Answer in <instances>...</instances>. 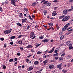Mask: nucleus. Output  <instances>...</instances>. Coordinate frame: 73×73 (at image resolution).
Segmentation results:
<instances>
[{
    "instance_id": "17",
    "label": "nucleus",
    "mask_w": 73,
    "mask_h": 73,
    "mask_svg": "<svg viewBox=\"0 0 73 73\" xmlns=\"http://www.w3.org/2000/svg\"><path fill=\"white\" fill-rule=\"evenodd\" d=\"M27 48H32V45H29L26 47Z\"/></svg>"
},
{
    "instance_id": "37",
    "label": "nucleus",
    "mask_w": 73,
    "mask_h": 73,
    "mask_svg": "<svg viewBox=\"0 0 73 73\" xmlns=\"http://www.w3.org/2000/svg\"><path fill=\"white\" fill-rule=\"evenodd\" d=\"M63 59H64V58L61 57L59 59V61H61V60H62Z\"/></svg>"
},
{
    "instance_id": "24",
    "label": "nucleus",
    "mask_w": 73,
    "mask_h": 73,
    "mask_svg": "<svg viewBox=\"0 0 73 73\" xmlns=\"http://www.w3.org/2000/svg\"><path fill=\"white\" fill-rule=\"evenodd\" d=\"M36 4H37V3L36 2H34L32 4V6H33V7L34 6H35V5H36Z\"/></svg>"
},
{
    "instance_id": "30",
    "label": "nucleus",
    "mask_w": 73,
    "mask_h": 73,
    "mask_svg": "<svg viewBox=\"0 0 73 73\" xmlns=\"http://www.w3.org/2000/svg\"><path fill=\"white\" fill-rule=\"evenodd\" d=\"M15 37V36H11L9 38H11V39H14Z\"/></svg>"
},
{
    "instance_id": "19",
    "label": "nucleus",
    "mask_w": 73,
    "mask_h": 73,
    "mask_svg": "<svg viewBox=\"0 0 73 73\" xmlns=\"http://www.w3.org/2000/svg\"><path fill=\"white\" fill-rule=\"evenodd\" d=\"M64 16H65V15H62L61 16L59 17V18L60 20L61 19H64Z\"/></svg>"
},
{
    "instance_id": "22",
    "label": "nucleus",
    "mask_w": 73,
    "mask_h": 73,
    "mask_svg": "<svg viewBox=\"0 0 73 73\" xmlns=\"http://www.w3.org/2000/svg\"><path fill=\"white\" fill-rule=\"evenodd\" d=\"M48 25H49L50 27H52V26H53V23H48Z\"/></svg>"
},
{
    "instance_id": "50",
    "label": "nucleus",
    "mask_w": 73,
    "mask_h": 73,
    "mask_svg": "<svg viewBox=\"0 0 73 73\" xmlns=\"http://www.w3.org/2000/svg\"><path fill=\"white\" fill-rule=\"evenodd\" d=\"M45 0H42L41 1V3H43V2H45Z\"/></svg>"
},
{
    "instance_id": "49",
    "label": "nucleus",
    "mask_w": 73,
    "mask_h": 73,
    "mask_svg": "<svg viewBox=\"0 0 73 73\" xmlns=\"http://www.w3.org/2000/svg\"><path fill=\"white\" fill-rule=\"evenodd\" d=\"M31 56V55L29 54V55L27 56V58H29Z\"/></svg>"
},
{
    "instance_id": "58",
    "label": "nucleus",
    "mask_w": 73,
    "mask_h": 73,
    "mask_svg": "<svg viewBox=\"0 0 73 73\" xmlns=\"http://www.w3.org/2000/svg\"><path fill=\"white\" fill-rule=\"evenodd\" d=\"M31 26H28L27 27V29H29L30 28V27Z\"/></svg>"
},
{
    "instance_id": "11",
    "label": "nucleus",
    "mask_w": 73,
    "mask_h": 73,
    "mask_svg": "<svg viewBox=\"0 0 73 73\" xmlns=\"http://www.w3.org/2000/svg\"><path fill=\"white\" fill-rule=\"evenodd\" d=\"M42 41L43 42H48L49 41V40H48L47 39H46L44 40H42Z\"/></svg>"
},
{
    "instance_id": "6",
    "label": "nucleus",
    "mask_w": 73,
    "mask_h": 73,
    "mask_svg": "<svg viewBox=\"0 0 73 73\" xmlns=\"http://www.w3.org/2000/svg\"><path fill=\"white\" fill-rule=\"evenodd\" d=\"M48 1H45L43 3L44 4H46V5L49 7V6H50L51 5V3L49 2H48Z\"/></svg>"
},
{
    "instance_id": "13",
    "label": "nucleus",
    "mask_w": 73,
    "mask_h": 73,
    "mask_svg": "<svg viewBox=\"0 0 73 73\" xmlns=\"http://www.w3.org/2000/svg\"><path fill=\"white\" fill-rule=\"evenodd\" d=\"M54 48H55V47H53L52 50H50V51H48V53H52L53 51H54Z\"/></svg>"
},
{
    "instance_id": "23",
    "label": "nucleus",
    "mask_w": 73,
    "mask_h": 73,
    "mask_svg": "<svg viewBox=\"0 0 73 73\" xmlns=\"http://www.w3.org/2000/svg\"><path fill=\"white\" fill-rule=\"evenodd\" d=\"M18 43L19 44H23V41H22V40L19 41H18Z\"/></svg>"
},
{
    "instance_id": "41",
    "label": "nucleus",
    "mask_w": 73,
    "mask_h": 73,
    "mask_svg": "<svg viewBox=\"0 0 73 73\" xmlns=\"http://www.w3.org/2000/svg\"><path fill=\"white\" fill-rule=\"evenodd\" d=\"M53 56H58V54L56 53L55 54H54L53 55Z\"/></svg>"
},
{
    "instance_id": "29",
    "label": "nucleus",
    "mask_w": 73,
    "mask_h": 73,
    "mask_svg": "<svg viewBox=\"0 0 73 73\" xmlns=\"http://www.w3.org/2000/svg\"><path fill=\"white\" fill-rule=\"evenodd\" d=\"M64 36L63 35H62L60 38V40H62L63 39V38H64Z\"/></svg>"
},
{
    "instance_id": "40",
    "label": "nucleus",
    "mask_w": 73,
    "mask_h": 73,
    "mask_svg": "<svg viewBox=\"0 0 73 73\" xmlns=\"http://www.w3.org/2000/svg\"><path fill=\"white\" fill-rule=\"evenodd\" d=\"M41 45V43H40V44H36L35 45V46L37 47H38V46H40V45Z\"/></svg>"
},
{
    "instance_id": "2",
    "label": "nucleus",
    "mask_w": 73,
    "mask_h": 73,
    "mask_svg": "<svg viewBox=\"0 0 73 73\" xmlns=\"http://www.w3.org/2000/svg\"><path fill=\"white\" fill-rule=\"evenodd\" d=\"M32 37L33 38H31V39H34L35 38H36V36H35V34H34V32H31L30 33V38H32Z\"/></svg>"
},
{
    "instance_id": "14",
    "label": "nucleus",
    "mask_w": 73,
    "mask_h": 73,
    "mask_svg": "<svg viewBox=\"0 0 73 73\" xmlns=\"http://www.w3.org/2000/svg\"><path fill=\"white\" fill-rule=\"evenodd\" d=\"M48 60H45V61H43V63L44 64V65H45V64H46L47 63H48Z\"/></svg>"
},
{
    "instance_id": "46",
    "label": "nucleus",
    "mask_w": 73,
    "mask_h": 73,
    "mask_svg": "<svg viewBox=\"0 0 73 73\" xmlns=\"http://www.w3.org/2000/svg\"><path fill=\"white\" fill-rule=\"evenodd\" d=\"M72 31H73V29H71L68 30V31L69 32H72Z\"/></svg>"
},
{
    "instance_id": "51",
    "label": "nucleus",
    "mask_w": 73,
    "mask_h": 73,
    "mask_svg": "<svg viewBox=\"0 0 73 73\" xmlns=\"http://www.w3.org/2000/svg\"><path fill=\"white\" fill-rule=\"evenodd\" d=\"M36 73H41V71H37Z\"/></svg>"
},
{
    "instance_id": "45",
    "label": "nucleus",
    "mask_w": 73,
    "mask_h": 73,
    "mask_svg": "<svg viewBox=\"0 0 73 73\" xmlns=\"http://www.w3.org/2000/svg\"><path fill=\"white\" fill-rule=\"evenodd\" d=\"M65 53L64 52V53H63L62 55H61V57H62V56H65Z\"/></svg>"
},
{
    "instance_id": "5",
    "label": "nucleus",
    "mask_w": 73,
    "mask_h": 73,
    "mask_svg": "<svg viewBox=\"0 0 73 73\" xmlns=\"http://www.w3.org/2000/svg\"><path fill=\"white\" fill-rule=\"evenodd\" d=\"M11 31H12V29H10V30H8L4 31V33L6 35H7V34H9V33H11Z\"/></svg>"
},
{
    "instance_id": "43",
    "label": "nucleus",
    "mask_w": 73,
    "mask_h": 73,
    "mask_svg": "<svg viewBox=\"0 0 73 73\" xmlns=\"http://www.w3.org/2000/svg\"><path fill=\"white\" fill-rule=\"evenodd\" d=\"M26 62H28L29 61V60L27 58L26 60Z\"/></svg>"
},
{
    "instance_id": "27",
    "label": "nucleus",
    "mask_w": 73,
    "mask_h": 73,
    "mask_svg": "<svg viewBox=\"0 0 73 73\" xmlns=\"http://www.w3.org/2000/svg\"><path fill=\"white\" fill-rule=\"evenodd\" d=\"M33 69V68L32 67V66H30L29 67V70H32V69Z\"/></svg>"
},
{
    "instance_id": "10",
    "label": "nucleus",
    "mask_w": 73,
    "mask_h": 73,
    "mask_svg": "<svg viewBox=\"0 0 73 73\" xmlns=\"http://www.w3.org/2000/svg\"><path fill=\"white\" fill-rule=\"evenodd\" d=\"M54 65L53 64H51L49 66L48 68L49 69H53V68H54Z\"/></svg>"
},
{
    "instance_id": "20",
    "label": "nucleus",
    "mask_w": 73,
    "mask_h": 73,
    "mask_svg": "<svg viewBox=\"0 0 73 73\" xmlns=\"http://www.w3.org/2000/svg\"><path fill=\"white\" fill-rule=\"evenodd\" d=\"M16 24L17 25H18V26H19L21 27H22V25H21V24L19 23H17Z\"/></svg>"
},
{
    "instance_id": "47",
    "label": "nucleus",
    "mask_w": 73,
    "mask_h": 73,
    "mask_svg": "<svg viewBox=\"0 0 73 73\" xmlns=\"http://www.w3.org/2000/svg\"><path fill=\"white\" fill-rule=\"evenodd\" d=\"M0 40L1 41H4V39L3 38H0Z\"/></svg>"
},
{
    "instance_id": "25",
    "label": "nucleus",
    "mask_w": 73,
    "mask_h": 73,
    "mask_svg": "<svg viewBox=\"0 0 73 73\" xmlns=\"http://www.w3.org/2000/svg\"><path fill=\"white\" fill-rule=\"evenodd\" d=\"M73 6H71V9H69L68 10V11L69 12H70V11H72V10H73Z\"/></svg>"
},
{
    "instance_id": "3",
    "label": "nucleus",
    "mask_w": 73,
    "mask_h": 73,
    "mask_svg": "<svg viewBox=\"0 0 73 73\" xmlns=\"http://www.w3.org/2000/svg\"><path fill=\"white\" fill-rule=\"evenodd\" d=\"M70 19V16H66L65 17H64L63 19L62 20L63 21H67L68 20Z\"/></svg>"
},
{
    "instance_id": "26",
    "label": "nucleus",
    "mask_w": 73,
    "mask_h": 73,
    "mask_svg": "<svg viewBox=\"0 0 73 73\" xmlns=\"http://www.w3.org/2000/svg\"><path fill=\"white\" fill-rule=\"evenodd\" d=\"M19 16L20 17H21L22 18L23 17V14L22 13H20V14L19 15Z\"/></svg>"
},
{
    "instance_id": "16",
    "label": "nucleus",
    "mask_w": 73,
    "mask_h": 73,
    "mask_svg": "<svg viewBox=\"0 0 73 73\" xmlns=\"http://www.w3.org/2000/svg\"><path fill=\"white\" fill-rule=\"evenodd\" d=\"M56 14H57L56 12V11H54L53 12L52 15L53 16H55Z\"/></svg>"
},
{
    "instance_id": "63",
    "label": "nucleus",
    "mask_w": 73,
    "mask_h": 73,
    "mask_svg": "<svg viewBox=\"0 0 73 73\" xmlns=\"http://www.w3.org/2000/svg\"><path fill=\"white\" fill-rule=\"evenodd\" d=\"M70 33H71V32H69L68 33H67V34L68 35H69Z\"/></svg>"
},
{
    "instance_id": "18",
    "label": "nucleus",
    "mask_w": 73,
    "mask_h": 73,
    "mask_svg": "<svg viewBox=\"0 0 73 73\" xmlns=\"http://www.w3.org/2000/svg\"><path fill=\"white\" fill-rule=\"evenodd\" d=\"M43 13L44 15H46V13H47V11L46 10H44L43 11Z\"/></svg>"
},
{
    "instance_id": "9",
    "label": "nucleus",
    "mask_w": 73,
    "mask_h": 73,
    "mask_svg": "<svg viewBox=\"0 0 73 73\" xmlns=\"http://www.w3.org/2000/svg\"><path fill=\"white\" fill-rule=\"evenodd\" d=\"M26 20H27V19L26 18H24L23 19H22V23H25V22H27L26 21Z\"/></svg>"
},
{
    "instance_id": "12",
    "label": "nucleus",
    "mask_w": 73,
    "mask_h": 73,
    "mask_svg": "<svg viewBox=\"0 0 73 73\" xmlns=\"http://www.w3.org/2000/svg\"><path fill=\"white\" fill-rule=\"evenodd\" d=\"M61 66H62V63H61L59 64L58 65H57L58 69H59V68H61Z\"/></svg>"
},
{
    "instance_id": "59",
    "label": "nucleus",
    "mask_w": 73,
    "mask_h": 73,
    "mask_svg": "<svg viewBox=\"0 0 73 73\" xmlns=\"http://www.w3.org/2000/svg\"><path fill=\"white\" fill-rule=\"evenodd\" d=\"M58 52V50H55V51H54V52L55 53H57V52Z\"/></svg>"
},
{
    "instance_id": "53",
    "label": "nucleus",
    "mask_w": 73,
    "mask_h": 73,
    "mask_svg": "<svg viewBox=\"0 0 73 73\" xmlns=\"http://www.w3.org/2000/svg\"><path fill=\"white\" fill-rule=\"evenodd\" d=\"M55 60H57V59H58V57L57 56H56L55 57Z\"/></svg>"
},
{
    "instance_id": "60",
    "label": "nucleus",
    "mask_w": 73,
    "mask_h": 73,
    "mask_svg": "<svg viewBox=\"0 0 73 73\" xmlns=\"http://www.w3.org/2000/svg\"><path fill=\"white\" fill-rule=\"evenodd\" d=\"M7 46V44H4V47L5 48H6V47Z\"/></svg>"
},
{
    "instance_id": "48",
    "label": "nucleus",
    "mask_w": 73,
    "mask_h": 73,
    "mask_svg": "<svg viewBox=\"0 0 73 73\" xmlns=\"http://www.w3.org/2000/svg\"><path fill=\"white\" fill-rule=\"evenodd\" d=\"M0 11L1 12H2L3 11V9L1 8V7H0Z\"/></svg>"
},
{
    "instance_id": "38",
    "label": "nucleus",
    "mask_w": 73,
    "mask_h": 73,
    "mask_svg": "<svg viewBox=\"0 0 73 73\" xmlns=\"http://www.w3.org/2000/svg\"><path fill=\"white\" fill-rule=\"evenodd\" d=\"M29 19H30V20H33V19H32L31 16L30 15L29 16Z\"/></svg>"
},
{
    "instance_id": "32",
    "label": "nucleus",
    "mask_w": 73,
    "mask_h": 73,
    "mask_svg": "<svg viewBox=\"0 0 73 73\" xmlns=\"http://www.w3.org/2000/svg\"><path fill=\"white\" fill-rule=\"evenodd\" d=\"M23 35H19V36L18 37V38H21V37H22V36H23Z\"/></svg>"
},
{
    "instance_id": "15",
    "label": "nucleus",
    "mask_w": 73,
    "mask_h": 73,
    "mask_svg": "<svg viewBox=\"0 0 73 73\" xmlns=\"http://www.w3.org/2000/svg\"><path fill=\"white\" fill-rule=\"evenodd\" d=\"M39 63V62L37 61H35L34 62V64L35 65H38V64Z\"/></svg>"
},
{
    "instance_id": "31",
    "label": "nucleus",
    "mask_w": 73,
    "mask_h": 73,
    "mask_svg": "<svg viewBox=\"0 0 73 73\" xmlns=\"http://www.w3.org/2000/svg\"><path fill=\"white\" fill-rule=\"evenodd\" d=\"M13 59H10L9 60V62H13Z\"/></svg>"
},
{
    "instance_id": "42",
    "label": "nucleus",
    "mask_w": 73,
    "mask_h": 73,
    "mask_svg": "<svg viewBox=\"0 0 73 73\" xmlns=\"http://www.w3.org/2000/svg\"><path fill=\"white\" fill-rule=\"evenodd\" d=\"M17 55L19 56L21 55V54H20V52H18L17 53Z\"/></svg>"
},
{
    "instance_id": "21",
    "label": "nucleus",
    "mask_w": 73,
    "mask_h": 73,
    "mask_svg": "<svg viewBox=\"0 0 73 73\" xmlns=\"http://www.w3.org/2000/svg\"><path fill=\"white\" fill-rule=\"evenodd\" d=\"M72 57V56L70 55H69L67 57V59H69V58H70Z\"/></svg>"
},
{
    "instance_id": "61",
    "label": "nucleus",
    "mask_w": 73,
    "mask_h": 73,
    "mask_svg": "<svg viewBox=\"0 0 73 73\" xmlns=\"http://www.w3.org/2000/svg\"><path fill=\"white\" fill-rule=\"evenodd\" d=\"M10 44H11V45H13V42H10Z\"/></svg>"
},
{
    "instance_id": "44",
    "label": "nucleus",
    "mask_w": 73,
    "mask_h": 73,
    "mask_svg": "<svg viewBox=\"0 0 73 73\" xmlns=\"http://www.w3.org/2000/svg\"><path fill=\"white\" fill-rule=\"evenodd\" d=\"M3 69H6L7 67H6V66L4 65H3Z\"/></svg>"
},
{
    "instance_id": "52",
    "label": "nucleus",
    "mask_w": 73,
    "mask_h": 73,
    "mask_svg": "<svg viewBox=\"0 0 73 73\" xmlns=\"http://www.w3.org/2000/svg\"><path fill=\"white\" fill-rule=\"evenodd\" d=\"M72 27H69L66 30H68L69 29H72Z\"/></svg>"
},
{
    "instance_id": "1",
    "label": "nucleus",
    "mask_w": 73,
    "mask_h": 73,
    "mask_svg": "<svg viewBox=\"0 0 73 73\" xmlns=\"http://www.w3.org/2000/svg\"><path fill=\"white\" fill-rule=\"evenodd\" d=\"M66 44L69 46V49H73V46H72V42L70 41H68L67 42Z\"/></svg>"
},
{
    "instance_id": "34",
    "label": "nucleus",
    "mask_w": 73,
    "mask_h": 73,
    "mask_svg": "<svg viewBox=\"0 0 73 73\" xmlns=\"http://www.w3.org/2000/svg\"><path fill=\"white\" fill-rule=\"evenodd\" d=\"M41 53H42V52H41L40 51H38L37 52V54H41Z\"/></svg>"
},
{
    "instance_id": "55",
    "label": "nucleus",
    "mask_w": 73,
    "mask_h": 73,
    "mask_svg": "<svg viewBox=\"0 0 73 73\" xmlns=\"http://www.w3.org/2000/svg\"><path fill=\"white\" fill-rule=\"evenodd\" d=\"M44 38V37L42 36H41L40 37H39V38H40V39H42V38Z\"/></svg>"
},
{
    "instance_id": "64",
    "label": "nucleus",
    "mask_w": 73,
    "mask_h": 73,
    "mask_svg": "<svg viewBox=\"0 0 73 73\" xmlns=\"http://www.w3.org/2000/svg\"><path fill=\"white\" fill-rule=\"evenodd\" d=\"M43 58H46V56H43Z\"/></svg>"
},
{
    "instance_id": "54",
    "label": "nucleus",
    "mask_w": 73,
    "mask_h": 73,
    "mask_svg": "<svg viewBox=\"0 0 73 73\" xmlns=\"http://www.w3.org/2000/svg\"><path fill=\"white\" fill-rule=\"evenodd\" d=\"M5 4V5L7 4H8V2L7 1H5L4 3Z\"/></svg>"
},
{
    "instance_id": "56",
    "label": "nucleus",
    "mask_w": 73,
    "mask_h": 73,
    "mask_svg": "<svg viewBox=\"0 0 73 73\" xmlns=\"http://www.w3.org/2000/svg\"><path fill=\"white\" fill-rule=\"evenodd\" d=\"M18 69H21V66H18Z\"/></svg>"
},
{
    "instance_id": "36",
    "label": "nucleus",
    "mask_w": 73,
    "mask_h": 73,
    "mask_svg": "<svg viewBox=\"0 0 73 73\" xmlns=\"http://www.w3.org/2000/svg\"><path fill=\"white\" fill-rule=\"evenodd\" d=\"M54 3H58V0H55L53 1Z\"/></svg>"
},
{
    "instance_id": "62",
    "label": "nucleus",
    "mask_w": 73,
    "mask_h": 73,
    "mask_svg": "<svg viewBox=\"0 0 73 73\" xmlns=\"http://www.w3.org/2000/svg\"><path fill=\"white\" fill-rule=\"evenodd\" d=\"M48 50H47L45 51L44 52V53H47V52H48Z\"/></svg>"
},
{
    "instance_id": "4",
    "label": "nucleus",
    "mask_w": 73,
    "mask_h": 73,
    "mask_svg": "<svg viewBox=\"0 0 73 73\" xmlns=\"http://www.w3.org/2000/svg\"><path fill=\"white\" fill-rule=\"evenodd\" d=\"M70 24L69 23H68V24H66L65 25V26H64V28H62V31H65V30H66V28H68V26H69V25Z\"/></svg>"
},
{
    "instance_id": "7",
    "label": "nucleus",
    "mask_w": 73,
    "mask_h": 73,
    "mask_svg": "<svg viewBox=\"0 0 73 73\" xmlns=\"http://www.w3.org/2000/svg\"><path fill=\"white\" fill-rule=\"evenodd\" d=\"M17 1H16L15 0H12L11 1V3L12 4L14 5V6H16V3Z\"/></svg>"
},
{
    "instance_id": "35",
    "label": "nucleus",
    "mask_w": 73,
    "mask_h": 73,
    "mask_svg": "<svg viewBox=\"0 0 73 73\" xmlns=\"http://www.w3.org/2000/svg\"><path fill=\"white\" fill-rule=\"evenodd\" d=\"M52 29V30H54V28H53V27H50V28H49L48 29V30H50V29Z\"/></svg>"
},
{
    "instance_id": "28",
    "label": "nucleus",
    "mask_w": 73,
    "mask_h": 73,
    "mask_svg": "<svg viewBox=\"0 0 73 73\" xmlns=\"http://www.w3.org/2000/svg\"><path fill=\"white\" fill-rule=\"evenodd\" d=\"M24 10L25 11H26L27 12V11H28V9L25 8H24Z\"/></svg>"
},
{
    "instance_id": "57",
    "label": "nucleus",
    "mask_w": 73,
    "mask_h": 73,
    "mask_svg": "<svg viewBox=\"0 0 73 73\" xmlns=\"http://www.w3.org/2000/svg\"><path fill=\"white\" fill-rule=\"evenodd\" d=\"M58 8V7H55L54 8V10H56Z\"/></svg>"
},
{
    "instance_id": "39",
    "label": "nucleus",
    "mask_w": 73,
    "mask_h": 73,
    "mask_svg": "<svg viewBox=\"0 0 73 73\" xmlns=\"http://www.w3.org/2000/svg\"><path fill=\"white\" fill-rule=\"evenodd\" d=\"M20 49L21 50L23 51V50H24V49H23V47H20Z\"/></svg>"
},
{
    "instance_id": "8",
    "label": "nucleus",
    "mask_w": 73,
    "mask_h": 73,
    "mask_svg": "<svg viewBox=\"0 0 73 73\" xmlns=\"http://www.w3.org/2000/svg\"><path fill=\"white\" fill-rule=\"evenodd\" d=\"M68 10L67 9L64 10L63 11V15H66L68 13Z\"/></svg>"
},
{
    "instance_id": "33",
    "label": "nucleus",
    "mask_w": 73,
    "mask_h": 73,
    "mask_svg": "<svg viewBox=\"0 0 73 73\" xmlns=\"http://www.w3.org/2000/svg\"><path fill=\"white\" fill-rule=\"evenodd\" d=\"M62 72L63 73H66L67 72V71L66 70H62Z\"/></svg>"
}]
</instances>
